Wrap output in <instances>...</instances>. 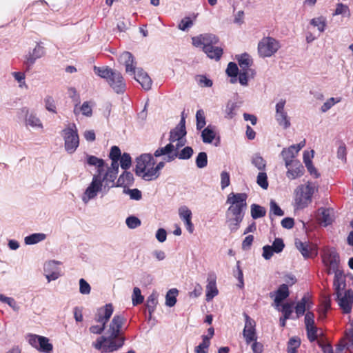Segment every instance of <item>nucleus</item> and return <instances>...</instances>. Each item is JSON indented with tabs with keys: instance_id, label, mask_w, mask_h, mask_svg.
I'll return each mask as SVG.
<instances>
[{
	"instance_id": "nucleus-44",
	"label": "nucleus",
	"mask_w": 353,
	"mask_h": 353,
	"mask_svg": "<svg viewBox=\"0 0 353 353\" xmlns=\"http://www.w3.org/2000/svg\"><path fill=\"white\" fill-rule=\"evenodd\" d=\"M310 24L312 25L314 27H316L317 29L321 32H323L325 31L327 22L326 19L324 17H319L316 18H314L310 21Z\"/></svg>"
},
{
	"instance_id": "nucleus-55",
	"label": "nucleus",
	"mask_w": 353,
	"mask_h": 353,
	"mask_svg": "<svg viewBox=\"0 0 353 353\" xmlns=\"http://www.w3.org/2000/svg\"><path fill=\"white\" fill-rule=\"evenodd\" d=\"M125 223L130 229H135L141 225V221L138 217L131 215L126 218Z\"/></svg>"
},
{
	"instance_id": "nucleus-42",
	"label": "nucleus",
	"mask_w": 353,
	"mask_h": 353,
	"mask_svg": "<svg viewBox=\"0 0 353 353\" xmlns=\"http://www.w3.org/2000/svg\"><path fill=\"white\" fill-rule=\"evenodd\" d=\"M210 345V337L202 336V342L195 347V353H207Z\"/></svg>"
},
{
	"instance_id": "nucleus-11",
	"label": "nucleus",
	"mask_w": 353,
	"mask_h": 353,
	"mask_svg": "<svg viewBox=\"0 0 353 353\" xmlns=\"http://www.w3.org/2000/svg\"><path fill=\"white\" fill-rule=\"evenodd\" d=\"M285 99H281L275 106V119L283 129H288L291 125L290 119L285 110Z\"/></svg>"
},
{
	"instance_id": "nucleus-64",
	"label": "nucleus",
	"mask_w": 353,
	"mask_h": 353,
	"mask_svg": "<svg viewBox=\"0 0 353 353\" xmlns=\"http://www.w3.org/2000/svg\"><path fill=\"white\" fill-rule=\"evenodd\" d=\"M91 288L90 284L83 279L79 280V292L82 294L90 293Z\"/></svg>"
},
{
	"instance_id": "nucleus-18",
	"label": "nucleus",
	"mask_w": 353,
	"mask_h": 353,
	"mask_svg": "<svg viewBox=\"0 0 353 353\" xmlns=\"http://www.w3.org/2000/svg\"><path fill=\"white\" fill-rule=\"evenodd\" d=\"M119 61L121 63L124 64L125 67V72L130 74H134L136 72L137 63L134 61V58L132 54L130 52H123L119 57Z\"/></svg>"
},
{
	"instance_id": "nucleus-53",
	"label": "nucleus",
	"mask_w": 353,
	"mask_h": 353,
	"mask_svg": "<svg viewBox=\"0 0 353 353\" xmlns=\"http://www.w3.org/2000/svg\"><path fill=\"white\" fill-rule=\"evenodd\" d=\"M123 194H128L130 196V198L132 200L139 201L142 198L141 192L137 189H125L123 190Z\"/></svg>"
},
{
	"instance_id": "nucleus-12",
	"label": "nucleus",
	"mask_w": 353,
	"mask_h": 353,
	"mask_svg": "<svg viewBox=\"0 0 353 353\" xmlns=\"http://www.w3.org/2000/svg\"><path fill=\"white\" fill-rule=\"evenodd\" d=\"M245 318V326L243 330V337L248 344L257 339L256 333V323L254 319L250 317L246 313H243Z\"/></svg>"
},
{
	"instance_id": "nucleus-62",
	"label": "nucleus",
	"mask_w": 353,
	"mask_h": 353,
	"mask_svg": "<svg viewBox=\"0 0 353 353\" xmlns=\"http://www.w3.org/2000/svg\"><path fill=\"white\" fill-rule=\"evenodd\" d=\"M275 253H280L283 251L285 244L281 238H276L271 245Z\"/></svg>"
},
{
	"instance_id": "nucleus-54",
	"label": "nucleus",
	"mask_w": 353,
	"mask_h": 353,
	"mask_svg": "<svg viewBox=\"0 0 353 353\" xmlns=\"http://www.w3.org/2000/svg\"><path fill=\"white\" fill-rule=\"evenodd\" d=\"M0 301L8 304L14 311H18L19 310V306L17 305L16 301L12 297H8L2 294H0Z\"/></svg>"
},
{
	"instance_id": "nucleus-8",
	"label": "nucleus",
	"mask_w": 353,
	"mask_h": 353,
	"mask_svg": "<svg viewBox=\"0 0 353 353\" xmlns=\"http://www.w3.org/2000/svg\"><path fill=\"white\" fill-rule=\"evenodd\" d=\"M339 255L335 250H328L323 255V263L329 274H335L336 272H342L339 269Z\"/></svg>"
},
{
	"instance_id": "nucleus-4",
	"label": "nucleus",
	"mask_w": 353,
	"mask_h": 353,
	"mask_svg": "<svg viewBox=\"0 0 353 353\" xmlns=\"http://www.w3.org/2000/svg\"><path fill=\"white\" fill-rule=\"evenodd\" d=\"M248 195L245 193H230L227 198L226 203L231 205L226 212V216L232 215V219H243L244 210L247 206Z\"/></svg>"
},
{
	"instance_id": "nucleus-50",
	"label": "nucleus",
	"mask_w": 353,
	"mask_h": 353,
	"mask_svg": "<svg viewBox=\"0 0 353 353\" xmlns=\"http://www.w3.org/2000/svg\"><path fill=\"white\" fill-rule=\"evenodd\" d=\"M143 300L144 298L141 295V290L137 287L134 288L132 296V305L134 306L138 305L142 303Z\"/></svg>"
},
{
	"instance_id": "nucleus-24",
	"label": "nucleus",
	"mask_w": 353,
	"mask_h": 353,
	"mask_svg": "<svg viewBox=\"0 0 353 353\" xmlns=\"http://www.w3.org/2000/svg\"><path fill=\"white\" fill-rule=\"evenodd\" d=\"M295 245L297 250L301 253L305 259L310 258L313 254H316L315 248L307 242H302L300 240H295Z\"/></svg>"
},
{
	"instance_id": "nucleus-14",
	"label": "nucleus",
	"mask_w": 353,
	"mask_h": 353,
	"mask_svg": "<svg viewBox=\"0 0 353 353\" xmlns=\"http://www.w3.org/2000/svg\"><path fill=\"white\" fill-rule=\"evenodd\" d=\"M287 168L286 176L290 180L300 178L305 173V168L300 161L296 160L290 163Z\"/></svg>"
},
{
	"instance_id": "nucleus-25",
	"label": "nucleus",
	"mask_w": 353,
	"mask_h": 353,
	"mask_svg": "<svg viewBox=\"0 0 353 353\" xmlns=\"http://www.w3.org/2000/svg\"><path fill=\"white\" fill-rule=\"evenodd\" d=\"M297 155V150L292 145L283 148L281 152V156L285 162V166H288L292 161H296Z\"/></svg>"
},
{
	"instance_id": "nucleus-9",
	"label": "nucleus",
	"mask_w": 353,
	"mask_h": 353,
	"mask_svg": "<svg viewBox=\"0 0 353 353\" xmlns=\"http://www.w3.org/2000/svg\"><path fill=\"white\" fill-rule=\"evenodd\" d=\"M29 343L41 352L51 353L53 350L52 344L47 337L30 334L28 336Z\"/></svg>"
},
{
	"instance_id": "nucleus-32",
	"label": "nucleus",
	"mask_w": 353,
	"mask_h": 353,
	"mask_svg": "<svg viewBox=\"0 0 353 353\" xmlns=\"http://www.w3.org/2000/svg\"><path fill=\"white\" fill-rule=\"evenodd\" d=\"M86 163L90 166H95L97 168V173L103 171L105 161L103 159L93 155L86 154Z\"/></svg>"
},
{
	"instance_id": "nucleus-28",
	"label": "nucleus",
	"mask_w": 353,
	"mask_h": 353,
	"mask_svg": "<svg viewBox=\"0 0 353 353\" xmlns=\"http://www.w3.org/2000/svg\"><path fill=\"white\" fill-rule=\"evenodd\" d=\"M194 150L190 146H185L179 152L175 151L174 154L169 157V160H174L176 158H179L182 160L190 159L193 155Z\"/></svg>"
},
{
	"instance_id": "nucleus-60",
	"label": "nucleus",
	"mask_w": 353,
	"mask_h": 353,
	"mask_svg": "<svg viewBox=\"0 0 353 353\" xmlns=\"http://www.w3.org/2000/svg\"><path fill=\"white\" fill-rule=\"evenodd\" d=\"M196 81L198 84L201 87L210 88L213 85L212 81L205 75L197 76Z\"/></svg>"
},
{
	"instance_id": "nucleus-57",
	"label": "nucleus",
	"mask_w": 353,
	"mask_h": 353,
	"mask_svg": "<svg viewBox=\"0 0 353 353\" xmlns=\"http://www.w3.org/2000/svg\"><path fill=\"white\" fill-rule=\"evenodd\" d=\"M270 215L273 214L275 216H281L284 214V212L274 200H271L270 203Z\"/></svg>"
},
{
	"instance_id": "nucleus-47",
	"label": "nucleus",
	"mask_w": 353,
	"mask_h": 353,
	"mask_svg": "<svg viewBox=\"0 0 353 353\" xmlns=\"http://www.w3.org/2000/svg\"><path fill=\"white\" fill-rule=\"evenodd\" d=\"M238 108L237 103L229 101L225 108V118L228 119H233L236 115V110Z\"/></svg>"
},
{
	"instance_id": "nucleus-10",
	"label": "nucleus",
	"mask_w": 353,
	"mask_h": 353,
	"mask_svg": "<svg viewBox=\"0 0 353 353\" xmlns=\"http://www.w3.org/2000/svg\"><path fill=\"white\" fill-rule=\"evenodd\" d=\"M135 173L137 176H141L147 172L155 164V161L150 154H143L136 159Z\"/></svg>"
},
{
	"instance_id": "nucleus-43",
	"label": "nucleus",
	"mask_w": 353,
	"mask_h": 353,
	"mask_svg": "<svg viewBox=\"0 0 353 353\" xmlns=\"http://www.w3.org/2000/svg\"><path fill=\"white\" fill-rule=\"evenodd\" d=\"M334 16L343 15V17H350L351 15L350 10L347 5L342 3L336 4V8L333 13Z\"/></svg>"
},
{
	"instance_id": "nucleus-56",
	"label": "nucleus",
	"mask_w": 353,
	"mask_h": 353,
	"mask_svg": "<svg viewBox=\"0 0 353 353\" xmlns=\"http://www.w3.org/2000/svg\"><path fill=\"white\" fill-rule=\"evenodd\" d=\"M239 73L237 64L234 62H230L226 69V74L231 78H236Z\"/></svg>"
},
{
	"instance_id": "nucleus-7",
	"label": "nucleus",
	"mask_w": 353,
	"mask_h": 353,
	"mask_svg": "<svg viewBox=\"0 0 353 353\" xmlns=\"http://www.w3.org/2000/svg\"><path fill=\"white\" fill-rule=\"evenodd\" d=\"M279 41L273 37L263 38L258 44V52L261 57H270L280 48Z\"/></svg>"
},
{
	"instance_id": "nucleus-40",
	"label": "nucleus",
	"mask_w": 353,
	"mask_h": 353,
	"mask_svg": "<svg viewBox=\"0 0 353 353\" xmlns=\"http://www.w3.org/2000/svg\"><path fill=\"white\" fill-rule=\"evenodd\" d=\"M251 162L259 170L263 171L265 169L266 161L259 154H254L252 157Z\"/></svg>"
},
{
	"instance_id": "nucleus-61",
	"label": "nucleus",
	"mask_w": 353,
	"mask_h": 353,
	"mask_svg": "<svg viewBox=\"0 0 353 353\" xmlns=\"http://www.w3.org/2000/svg\"><path fill=\"white\" fill-rule=\"evenodd\" d=\"M239 75V81L241 85L246 86L248 83V77H251V71L241 70Z\"/></svg>"
},
{
	"instance_id": "nucleus-22",
	"label": "nucleus",
	"mask_w": 353,
	"mask_h": 353,
	"mask_svg": "<svg viewBox=\"0 0 353 353\" xmlns=\"http://www.w3.org/2000/svg\"><path fill=\"white\" fill-rule=\"evenodd\" d=\"M335 295L340 297L342 292L345 288V278L343 272H336L334 274V283H333Z\"/></svg>"
},
{
	"instance_id": "nucleus-26",
	"label": "nucleus",
	"mask_w": 353,
	"mask_h": 353,
	"mask_svg": "<svg viewBox=\"0 0 353 353\" xmlns=\"http://www.w3.org/2000/svg\"><path fill=\"white\" fill-rule=\"evenodd\" d=\"M165 166V163L159 162L156 167L152 166L147 172L142 176L143 179L145 181H152L157 179L160 175V170Z\"/></svg>"
},
{
	"instance_id": "nucleus-45",
	"label": "nucleus",
	"mask_w": 353,
	"mask_h": 353,
	"mask_svg": "<svg viewBox=\"0 0 353 353\" xmlns=\"http://www.w3.org/2000/svg\"><path fill=\"white\" fill-rule=\"evenodd\" d=\"M196 125L197 130H201V129H203L205 127V125L206 124L205 117L204 111L202 109H200L196 111Z\"/></svg>"
},
{
	"instance_id": "nucleus-58",
	"label": "nucleus",
	"mask_w": 353,
	"mask_h": 353,
	"mask_svg": "<svg viewBox=\"0 0 353 353\" xmlns=\"http://www.w3.org/2000/svg\"><path fill=\"white\" fill-rule=\"evenodd\" d=\"M257 184L264 190L268 188V181L267 174L264 172H260L256 179Z\"/></svg>"
},
{
	"instance_id": "nucleus-46",
	"label": "nucleus",
	"mask_w": 353,
	"mask_h": 353,
	"mask_svg": "<svg viewBox=\"0 0 353 353\" xmlns=\"http://www.w3.org/2000/svg\"><path fill=\"white\" fill-rule=\"evenodd\" d=\"M196 165L198 168L202 169L208 165V155L205 152H200L195 159Z\"/></svg>"
},
{
	"instance_id": "nucleus-15",
	"label": "nucleus",
	"mask_w": 353,
	"mask_h": 353,
	"mask_svg": "<svg viewBox=\"0 0 353 353\" xmlns=\"http://www.w3.org/2000/svg\"><path fill=\"white\" fill-rule=\"evenodd\" d=\"M59 263L56 261H50L44 265L45 276L48 282L57 280L60 276Z\"/></svg>"
},
{
	"instance_id": "nucleus-3",
	"label": "nucleus",
	"mask_w": 353,
	"mask_h": 353,
	"mask_svg": "<svg viewBox=\"0 0 353 353\" xmlns=\"http://www.w3.org/2000/svg\"><path fill=\"white\" fill-rule=\"evenodd\" d=\"M192 44L197 48H202L208 57L219 61L223 52L222 48L214 46L219 41L217 36L210 33L201 34L192 38Z\"/></svg>"
},
{
	"instance_id": "nucleus-20",
	"label": "nucleus",
	"mask_w": 353,
	"mask_h": 353,
	"mask_svg": "<svg viewBox=\"0 0 353 353\" xmlns=\"http://www.w3.org/2000/svg\"><path fill=\"white\" fill-rule=\"evenodd\" d=\"M289 295L290 292L287 284L281 285L276 291L270 293V297H273L274 296V301L276 306L281 305V303L286 299Z\"/></svg>"
},
{
	"instance_id": "nucleus-21",
	"label": "nucleus",
	"mask_w": 353,
	"mask_h": 353,
	"mask_svg": "<svg viewBox=\"0 0 353 353\" xmlns=\"http://www.w3.org/2000/svg\"><path fill=\"white\" fill-rule=\"evenodd\" d=\"M236 59L238 61L239 65L241 68V70L243 71H251V77H253L255 74V71L250 68L253 61L250 56L245 52L239 55L236 56Z\"/></svg>"
},
{
	"instance_id": "nucleus-13",
	"label": "nucleus",
	"mask_w": 353,
	"mask_h": 353,
	"mask_svg": "<svg viewBox=\"0 0 353 353\" xmlns=\"http://www.w3.org/2000/svg\"><path fill=\"white\" fill-rule=\"evenodd\" d=\"M109 85L117 94H123L125 91L126 85L122 74L114 70L112 74L108 81Z\"/></svg>"
},
{
	"instance_id": "nucleus-2",
	"label": "nucleus",
	"mask_w": 353,
	"mask_h": 353,
	"mask_svg": "<svg viewBox=\"0 0 353 353\" xmlns=\"http://www.w3.org/2000/svg\"><path fill=\"white\" fill-rule=\"evenodd\" d=\"M100 171L94 174L91 183L85 190L81 199L84 203H88L90 200L97 197L98 193L102 192V196L106 194L110 188L116 187L115 179L119 172L107 169L105 173Z\"/></svg>"
},
{
	"instance_id": "nucleus-29",
	"label": "nucleus",
	"mask_w": 353,
	"mask_h": 353,
	"mask_svg": "<svg viewBox=\"0 0 353 353\" xmlns=\"http://www.w3.org/2000/svg\"><path fill=\"white\" fill-rule=\"evenodd\" d=\"M174 145L170 143L165 146L158 148L154 153V157H159L163 155H166V161L171 162L173 160H169V157L174 154Z\"/></svg>"
},
{
	"instance_id": "nucleus-41",
	"label": "nucleus",
	"mask_w": 353,
	"mask_h": 353,
	"mask_svg": "<svg viewBox=\"0 0 353 353\" xmlns=\"http://www.w3.org/2000/svg\"><path fill=\"white\" fill-rule=\"evenodd\" d=\"M319 219L325 226L331 224L333 221L332 210L330 209H322Z\"/></svg>"
},
{
	"instance_id": "nucleus-23",
	"label": "nucleus",
	"mask_w": 353,
	"mask_h": 353,
	"mask_svg": "<svg viewBox=\"0 0 353 353\" xmlns=\"http://www.w3.org/2000/svg\"><path fill=\"white\" fill-rule=\"evenodd\" d=\"M46 50L43 46L37 43L32 52L26 56V64L30 68L36 61L37 59L42 57L45 54Z\"/></svg>"
},
{
	"instance_id": "nucleus-39",
	"label": "nucleus",
	"mask_w": 353,
	"mask_h": 353,
	"mask_svg": "<svg viewBox=\"0 0 353 353\" xmlns=\"http://www.w3.org/2000/svg\"><path fill=\"white\" fill-rule=\"evenodd\" d=\"M186 134V130H183L180 128L175 127L174 128L172 129L170 132V143H172L176 141V140H179L181 139V138H184Z\"/></svg>"
},
{
	"instance_id": "nucleus-49",
	"label": "nucleus",
	"mask_w": 353,
	"mask_h": 353,
	"mask_svg": "<svg viewBox=\"0 0 353 353\" xmlns=\"http://www.w3.org/2000/svg\"><path fill=\"white\" fill-rule=\"evenodd\" d=\"M119 162L123 170H127L129 169L132 165V158L130 154L124 152L120 158Z\"/></svg>"
},
{
	"instance_id": "nucleus-63",
	"label": "nucleus",
	"mask_w": 353,
	"mask_h": 353,
	"mask_svg": "<svg viewBox=\"0 0 353 353\" xmlns=\"http://www.w3.org/2000/svg\"><path fill=\"white\" fill-rule=\"evenodd\" d=\"M230 184V176L229 172L223 171L221 173V187L224 190Z\"/></svg>"
},
{
	"instance_id": "nucleus-52",
	"label": "nucleus",
	"mask_w": 353,
	"mask_h": 353,
	"mask_svg": "<svg viewBox=\"0 0 353 353\" xmlns=\"http://www.w3.org/2000/svg\"><path fill=\"white\" fill-rule=\"evenodd\" d=\"M243 219H232V217L226 216V223L231 232H235L238 230L240 223Z\"/></svg>"
},
{
	"instance_id": "nucleus-59",
	"label": "nucleus",
	"mask_w": 353,
	"mask_h": 353,
	"mask_svg": "<svg viewBox=\"0 0 353 353\" xmlns=\"http://www.w3.org/2000/svg\"><path fill=\"white\" fill-rule=\"evenodd\" d=\"M179 214L180 219L185 221H188L189 219H192V212L188 209V207L183 205L179 209Z\"/></svg>"
},
{
	"instance_id": "nucleus-51",
	"label": "nucleus",
	"mask_w": 353,
	"mask_h": 353,
	"mask_svg": "<svg viewBox=\"0 0 353 353\" xmlns=\"http://www.w3.org/2000/svg\"><path fill=\"white\" fill-rule=\"evenodd\" d=\"M68 94H69V97L75 103L74 113L75 114H79V111L77 110V106L80 103V97L78 94V93L74 88H70L68 89Z\"/></svg>"
},
{
	"instance_id": "nucleus-30",
	"label": "nucleus",
	"mask_w": 353,
	"mask_h": 353,
	"mask_svg": "<svg viewBox=\"0 0 353 353\" xmlns=\"http://www.w3.org/2000/svg\"><path fill=\"white\" fill-rule=\"evenodd\" d=\"M216 137L215 127L208 125L201 132L202 141L205 143H211Z\"/></svg>"
},
{
	"instance_id": "nucleus-19",
	"label": "nucleus",
	"mask_w": 353,
	"mask_h": 353,
	"mask_svg": "<svg viewBox=\"0 0 353 353\" xmlns=\"http://www.w3.org/2000/svg\"><path fill=\"white\" fill-rule=\"evenodd\" d=\"M134 75V79L140 83L145 90L151 89L152 81L147 72L142 68H137Z\"/></svg>"
},
{
	"instance_id": "nucleus-6",
	"label": "nucleus",
	"mask_w": 353,
	"mask_h": 353,
	"mask_svg": "<svg viewBox=\"0 0 353 353\" xmlns=\"http://www.w3.org/2000/svg\"><path fill=\"white\" fill-rule=\"evenodd\" d=\"M64 139L65 150L69 154L74 153L79 145V139L76 125L72 123L70 127L62 130Z\"/></svg>"
},
{
	"instance_id": "nucleus-34",
	"label": "nucleus",
	"mask_w": 353,
	"mask_h": 353,
	"mask_svg": "<svg viewBox=\"0 0 353 353\" xmlns=\"http://www.w3.org/2000/svg\"><path fill=\"white\" fill-rule=\"evenodd\" d=\"M46 239V234L43 233H33L31 234L24 239V242L26 245H34L41 241H44Z\"/></svg>"
},
{
	"instance_id": "nucleus-1",
	"label": "nucleus",
	"mask_w": 353,
	"mask_h": 353,
	"mask_svg": "<svg viewBox=\"0 0 353 353\" xmlns=\"http://www.w3.org/2000/svg\"><path fill=\"white\" fill-rule=\"evenodd\" d=\"M125 321L123 315H114L108 327L106 336L98 337L92 346L101 353L112 352L122 347L125 341L122 327Z\"/></svg>"
},
{
	"instance_id": "nucleus-16",
	"label": "nucleus",
	"mask_w": 353,
	"mask_h": 353,
	"mask_svg": "<svg viewBox=\"0 0 353 353\" xmlns=\"http://www.w3.org/2000/svg\"><path fill=\"white\" fill-rule=\"evenodd\" d=\"M338 304L344 314H350L353 305V291L346 290L343 296H336Z\"/></svg>"
},
{
	"instance_id": "nucleus-36",
	"label": "nucleus",
	"mask_w": 353,
	"mask_h": 353,
	"mask_svg": "<svg viewBox=\"0 0 353 353\" xmlns=\"http://www.w3.org/2000/svg\"><path fill=\"white\" fill-rule=\"evenodd\" d=\"M26 125L34 128H43V124L35 113L31 112L26 119Z\"/></svg>"
},
{
	"instance_id": "nucleus-37",
	"label": "nucleus",
	"mask_w": 353,
	"mask_h": 353,
	"mask_svg": "<svg viewBox=\"0 0 353 353\" xmlns=\"http://www.w3.org/2000/svg\"><path fill=\"white\" fill-rule=\"evenodd\" d=\"M251 208V216L253 219H257L263 217L266 214V210L264 207H262L258 204H252Z\"/></svg>"
},
{
	"instance_id": "nucleus-38",
	"label": "nucleus",
	"mask_w": 353,
	"mask_h": 353,
	"mask_svg": "<svg viewBox=\"0 0 353 353\" xmlns=\"http://www.w3.org/2000/svg\"><path fill=\"white\" fill-rule=\"evenodd\" d=\"M179 290L176 288H172L168 291L165 295V305L168 307H173L176 303V296Z\"/></svg>"
},
{
	"instance_id": "nucleus-48",
	"label": "nucleus",
	"mask_w": 353,
	"mask_h": 353,
	"mask_svg": "<svg viewBox=\"0 0 353 353\" xmlns=\"http://www.w3.org/2000/svg\"><path fill=\"white\" fill-rule=\"evenodd\" d=\"M157 304V297L155 294H150L146 301V307L148 310L150 315L154 312L155 307Z\"/></svg>"
},
{
	"instance_id": "nucleus-5",
	"label": "nucleus",
	"mask_w": 353,
	"mask_h": 353,
	"mask_svg": "<svg viewBox=\"0 0 353 353\" xmlns=\"http://www.w3.org/2000/svg\"><path fill=\"white\" fill-rule=\"evenodd\" d=\"M314 192V188L310 183L305 185H300L295 192V203L297 208L303 209L312 201V197Z\"/></svg>"
},
{
	"instance_id": "nucleus-17",
	"label": "nucleus",
	"mask_w": 353,
	"mask_h": 353,
	"mask_svg": "<svg viewBox=\"0 0 353 353\" xmlns=\"http://www.w3.org/2000/svg\"><path fill=\"white\" fill-rule=\"evenodd\" d=\"M113 306L111 303L105 304L103 307L97 309L94 316V321L99 323L107 324L113 313Z\"/></svg>"
},
{
	"instance_id": "nucleus-31",
	"label": "nucleus",
	"mask_w": 353,
	"mask_h": 353,
	"mask_svg": "<svg viewBox=\"0 0 353 353\" xmlns=\"http://www.w3.org/2000/svg\"><path fill=\"white\" fill-rule=\"evenodd\" d=\"M219 293L218 289L216 288V281L215 279H208V284L206 285V294H205V300L209 302L213 299L214 296H216Z\"/></svg>"
},
{
	"instance_id": "nucleus-27",
	"label": "nucleus",
	"mask_w": 353,
	"mask_h": 353,
	"mask_svg": "<svg viewBox=\"0 0 353 353\" xmlns=\"http://www.w3.org/2000/svg\"><path fill=\"white\" fill-rule=\"evenodd\" d=\"M134 182L133 174L127 170H125L118 178L116 182V187H124L132 185Z\"/></svg>"
},
{
	"instance_id": "nucleus-35",
	"label": "nucleus",
	"mask_w": 353,
	"mask_h": 353,
	"mask_svg": "<svg viewBox=\"0 0 353 353\" xmlns=\"http://www.w3.org/2000/svg\"><path fill=\"white\" fill-rule=\"evenodd\" d=\"M114 70L105 66V67H94V71L95 74H97L98 76L103 79H105L107 81H108L109 79L110 78L111 75L112 74Z\"/></svg>"
},
{
	"instance_id": "nucleus-33",
	"label": "nucleus",
	"mask_w": 353,
	"mask_h": 353,
	"mask_svg": "<svg viewBox=\"0 0 353 353\" xmlns=\"http://www.w3.org/2000/svg\"><path fill=\"white\" fill-rule=\"evenodd\" d=\"M306 307H307V309L310 308L309 299L306 296H304L295 306V312L297 317H300L305 314Z\"/></svg>"
}]
</instances>
